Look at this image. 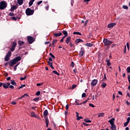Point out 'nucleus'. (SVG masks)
<instances>
[{
	"instance_id": "nucleus-11",
	"label": "nucleus",
	"mask_w": 130,
	"mask_h": 130,
	"mask_svg": "<svg viewBox=\"0 0 130 130\" xmlns=\"http://www.w3.org/2000/svg\"><path fill=\"white\" fill-rule=\"evenodd\" d=\"M18 44L19 45V48H22V46L25 44V42L24 41H22L21 40L18 41Z\"/></svg>"
},
{
	"instance_id": "nucleus-6",
	"label": "nucleus",
	"mask_w": 130,
	"mask_h": 130,
	"mask_svg": "<svg viewBox=\"0 0 130 130\" xmlns=\"http://www.w3.org/2000/svg\"><path fill=\"white\" fill-rule=\"evenodd\" d=\"M27 40L29 44H32L35 41V39L33 38L32 37L28 36L27 37Z\"/></svg>"
},
{
	"instance_id": "nucleus-51",
	"label": "nucleus",
	"mask_w": 130,
	"mask_h": 130,
	"mask_svg": "<svg viewBox=\"0 0 130 130\" xmlns=\"http://www.w3.org/2000/svg\"><path fill=\"white\" fill-rule=\"evenodd\" d=\"M71 67H72V68H74V67H75V63L73 61L71 62Z\"/></svg>"
},
{
	"instance_id": "nucleus-49",
	"label": "nucleus",
	"mask_w": 130,
	"mask_h": 130,
	"mask_svg": "<svg viewBox=\"0 0 130 130\" xmlns=\"http://www.w3.org/2000/svg\"><path fill=\"white\" fill-rule=\"evenodd\" d=\"M127 73H130V67L127 68Z\"/></svg>"
},
{
	"instance_id": "nucleus-38",
	"label": "nucleus",
	"mask_w": 130,
	"mask_h": 130,
	"mask_svg": "<svg viewBox=\"0 0 130 130\" xmlns=\"http://www.w3.org/2000/svg\"><path fill=\"white\" fill-rule=\"evenodd\" d=\"M24 87H26V85H22L21 86L18 87V90H20V89H22V88H24Z\"/></svg>"
},
{
	"instance_id": "nucleus-13",
	"label": "nucleus",
	"mask_w": 130,
	"mask_h": 130,
	"mask_svg": "<svg viewBox=\"0 0 130 130\" xmlns=\"http://www.w3.org/2000/svg\"><path fill=\"white\" fill-rule=\"evenodd\" d=\"M62 35V34L61 32H55L53 34V36L55 38H57V37H59L60 36H61Z\"/></svg>"
},
{
	"instance_id": "nucleus-26",
	"label": "nucleus",
	"mask_w": 130,
	"mask_h": 130,
	"mask_svg": "<svg viewBox=\"0 0 130 130\" xmlns=\"http://www.w3.org/2000/svg\"><path fill=\"white\" fill-rule=\"evenodd\" d=\"M84 121H85V122H92V121L91 120H89L88 118L84 119Z\"/></svg>"
},
{
	"instance_id": "nucleus-28",
	"label": "nucleus",
	"mask_w": 130,
	"mask_h": 130,
	"mask_svg": "<svg viewBox=\"0 0 130 130\" xmlns=\"http://www.w3.org/2000/svg\"><path fill=\"white\" fill-rule=\"evenodd\" d=\"M34 2H35V0H30L29 2L28 3L29 7H31V6H32V5H33V3H34Z\"/></svg>"
},
{
	"instance_id": "nucleus-16",
	"label": "nucleus",
	"mask_w": 130,
	"mask_h": 130,
	"mask_svg": "<svg viewBox=\"0 0 130 130\" xmlns=\"http://www.w3.org/2000/svg\"><path fill=\"white\" fill-rule=\"evenodd\" d=\"M71 39H72V38L71 37H68L66 40V43L67 44H69V43L71 42Z\"/></svg>"
},
{
	"instance_id": "nucleus-60",
	"label": "nucleus",
	"mask_w": 130,
	"mask_h": 130,
	"mask_svg": "<svg viewBox=\"0 0 130 130\" xmlns=\"http://www.w3.org/2000/svg\"><path fill=\"white\" fill-rule=\"evenodd\" d=\"M127 124H128V123H127L126 122H125V123H124V126H125V127L127 126Z\"/></svg>"
},
{
	"instance_id": "nucleus-47",
	"label": "nucleus",
	"mask_w": 130,
	"mask_h": 130,
	"mask_svg": "<svg viewBox=\"0 0 130 130\" xmlns=\"http://www.w3.org/2000/svg\"><path fill=\"white\" fill-rule=\"evenodd\" d=\"M11 104L12 105H17V103L16 102L13 101L11 102Z\"/></svg>"
},
{
	"instance_id": "nucleus-4",
	"label": "nucleus",
	"mask_w": 130,
	"mask_h": 130,
	"mask_svg": "<svg viewBox=\"0 0 130 130\" xmlns=\"http://www.w3.org/2000/svg\"><path fill=\"white\" fill-rule=\"evenodd\" d=\"M26 16H32L34 14V10H31L30 8H27L25 10Z\"/></svg>"
},
{
	"instance_id": "nucleus-55",
	"label": "nucleus",
	"mask_w": 130,
	"mask_h": 130,
	"mask_svg": "<svg viewBox=\"0 0 130 130\" xmlns=\"http://www.w3.org/2000/svg\"><path fill=\"white\" fill-rule=\"evenodd\" d=\"M77 87V85L76 84H73L72 85V89H75V88H76Z\"/></svg>"
},
{
	"instance_id": "nucleus-43",
	"label": "nucleus",
	"mask_w": 130,
	"mask_h": 130,
	"mask_svg": "<svg viewBox=\"0 0 130 130\" xmlns=\"http://www.w3.org/2000/svg\"><path fill=\"white\" fill-rule=\"evenodd\" d=\"M126 46H127L128 50H129V43L128 42H127Z\"/></svg>"
},
{
	"instance_id": "nucleus-24",
	"label": "nucleus",
	"mask_w": 130,
	"mask_h": 130,
	"mask_svg": "<svg viewBox=\"0 0 130 130\" xmlns=\"http://www.w3.org/2000/svg\"><path fill=\"white\" fill-rule=\"evenodd\" d=\"M44 116H47L48 115V111L47 110H45L43 113Z\"/></svg>"
},
{
	"instance_id": "nucleus-22",
	"label": "nucleus",
	"mask_w": 130,
	"mask_h": 130,
	"mask_svg": "<svg viewBox=\"0 0 130 130\" xmlns=\"http://www.w3.org/2000/svg\"><path fill=\"white\" fill-rule=\"evenodd\" d=\"M11 84L13 85V86H17V83L14 80H11Z\"/></svg>"
},
{
	"instance_id": "nucleus-10",
	"label": "nucleus",
	"mask_w": 130,
	"mask_h": 130,
	"mask_svg": "<svg viewBox=\"0 0 130 130\" xmlns=\"http://www.w3.org/2000/svg\"><path fill=\"white\" fill-rule=\"evenodd\" d=\"M97 83H98V80H97V79H93L91 82V85L93 86H96L97 85Z\"/></svg>"
},
{
	"instance_id": "nucleus-20",
	"label": "nucleus",
	"mask_w": 130,
	"mask_h": 130,
	"mask_svg": "<svg viewBox=\"0 0 130 130\" xmlns=\"http://www.w3.org/2000/svg\"><path fill=\"white\" fill-rule=\"evenodd\" d=\"M106 61L107 62V65L109 66H110V64H111V63H110V59H108V58H106Z\"/></svg>"
},
{
	"instance_id": "nucleus-61",
	"label": "nucleus",
	"mask_w": 130,
	"mask_h": 130,
	"mask_svg": "<svg viewBox=\"0 0 130 130\" xmlns=\"http://www.w3.org/2000/svg\"><path fill=\"white\" fill-rule=\"evenodd\" d=\"M128 81L129 82V84H130V75H128Z\"/></svg>"
},
{
	"instance_id": "nucleus-52",
	"label": "nucleus",
	"mask_w": 130,
	"mask_h": 130,
	"mask_svg": "<svg viewBox=\"0 0 130 130\" xmlns=\"http://www.w3.org/2000/svg\"><path fill=\"white\" fill-rule=\"evenodd\" d=\"M9 88H10L11 89H14L15 87H14L13 85H10V86H9Z\"/></svg>"
},
{
	"instance_id": "nucleus-45",
	"label": "nucleus",
	"mask_w": 130,
	"mask_h": 130,
	"mask_svg": "<svg viewBox=\"0 0 130 130\" xmlns=\"http://www.w3.org/2000/svg\"><path fill=\"white\" fill-rule=\"evenodd\" d=\"M42 85H43V83H37V86H38V87H40V86H42Z\"/></svg>"
},
{
	"instance_id": "nucleus-59",
	"label": "nucleus",
	"mask_w": 130,
	"mask_h": 130,
	"mask_svg": "<svg viewBox=\"0 0 130 130\" xmlns=\"http://www.w3.org/2000/svg\"><path fill=\"white\" fill-rule=\"evenodd\" d=\"M41 4H42V1H41L39 2H38L37 5H38V6H39V5H41Z\"/></svg>"
},
{
	"instance_id": "nucleus-48",
	"label": "nucleus",
	"mask_w": 130,
	"mask_h": 130,
	"mask_svg": "<svg viewBox=\"0 0 130 130\" xmlns=\"http://www.w3.org/2000/svg\"><path fill=\"white\" fill-rule=\"evenodd\" d=\"M89 22V20H86L85 21V22H84V26H87V23Z\"/></svg>"
},
{
	"instance_id": "nucleus-27",
	"label": "nucleus",
	"mask_w": 130,
	"mask_h": 130,
	"mask_svg": "<svg viewBox=\"0 0 130 130\" xmlns=\"http://www.w3.org/2000/svg\"><path fill=\"white\" fill-rule=\"evenodd\" d=\"M4 59L5 61H9L10 60V56L6 55Z\"/></svg>"
},
{
	"instance_id": "nucleus-57",
	"label": "nucleus",
	"mask_w": 130,
	"mask_h": 130,
	"mask_svg": "<svg viewBox=\"0 0 130 130\" xmlns=\"http://www.w3.org/2000/svg\"><path fill=\"white\" fill-rule=\"evenodd\" d=\"M89 106H90V107H92V108L95 107V106H94V105H93V104H89Z\"/></svg>"
},
{
	"instance_id": "nucleus-1",
	"label": "nucleus",
	"mask_w": 130,
	"mask_h": 130,
	"mask_svg": "<svg viewBox=\"0 0 130 130\" xmlns=\"http://www.w3.org/2000/svg\"><path fill=\"white\" fill-rule=\"evenodd\" d=\"M114 121H115V119L114 118H111L108 121L110 124H111V128L112 130H116V126L114 124Z\"/></svg>"
},
{
	"instance_id": "nucleus-29",
	"label": "nucleus",
	"mask_w": 130,
	"mask_h": 130,
	"mask_svg": "<svg viewBox=\"0 0 130 130\" xmlns=\"http://www.w3.org/2000/svg\"><path fill=\"white\" fill-rule=\"evenodd\" d=\"M73 34L74 35H82V34L79 31H74Z\"/></svg>"
},
{
	"instance_id": "nucleus-12",
	"label": "nucleus",
	"mask_w": 130,
	"mask_h": 130,
	"mask_svg": "<svg viewBox=\"0 0 130 130\" xmlns=\"http://www.w3.org/2000/svg\"><path fill=\"white\" fill-rule=\"evenodd\" d=\"M17 9H18V5H13L12 7H11L10 11L11 12H14L15 10H17Z\"/></svg>"
},
{
	"instance_id": "nucleus-63",
	"label": "nucleus",
	"mask_w": 130,
	"mask_h": 130,
	"mask_svg": "<svg viewBox=\"0 0 130 130\" xmlns=\"http://www.w3.org/2000/svg\"><path fill=\"white\" fill-rule=\"evenodd\" d=\"M66 110H68L69 109V105L68 104L66 106Z\"/></svg>"
},
{
	"instance_id": "nucleus-64",
	"label": "nucleus",
	"mask_w": 130,
	"mask_h": 130,
	"mask_svg": "<svg viewBox=\"0 0 130 130\" xmlns=\"http://www.w3.org/2000/svg\"><path fill=\"white\" fill-rule=\"evenodd\" d=\"M126 104H127V105H128V106L130 105V103H129L128 101H126Z\"/></svg>"
},
{
	"instance_id": "nucleus-54",
	"label": "nucleus",
	"mask_w": 130,
	"mask_h": 130,
	"mask_svg": "<svg viewBox=\"0 0 130 130\" xmlns=\"http://www.w3.org/2000/svg\"><path fill=\"white\" fill-rule=\"evenodd\" d=\"M38 100H39V98H35L33 99L34 101H38Z\"/></svg>"
},
{
	"instance_id": "nucleus-9",
	"label": "nucleus",
	"mask_w": 130,
	"mask_h": 130,
	"mask_svg": "<svg viewBox=\"0 0 130 130\" xmlns=\"http://www.w3.org/2000/svg\"><path fill=\"white\" fill-rule=\"evenodd\" d=\"M21 59H22V58L19 56L16 57L14 59H13V60L14 61V62H15L16 63H17V62H18V61H20Z\"/></svg>"
},
{
	"instance_id": "nucleus-44",
	"label": "nucleus",
	"mask_w": 130,
	"mask_h": 130,
	"mask_svg": "<svg viewBox=\"0 0 130 130\" xmlns=\"http://www.w3.org/2000/svg\"><path fill=\"white\" fill-rule=\"evenodd\" d=\"M57 42V40H53L52 41V44H55V43H56Z\"/></svg>"
},
{
	"instance_id": "nucleus-18",
	"label": "nucleus",
	"mask_w": 130,
	"mask_h": 130,
	"mask_svg": "<svg viewBox=\"0 0 130 130\" xmlns=\"http://www.w3.org/2000/svg\"><path fill=\"white\" fill-rule=\"evenodd\" d=\"M76 43H80V42H84V41L81 39H77L75 41Z\"/></svg>"
},
{
	"instance_id": "nucleus-15",
	"label": "nucleus",
	"mask_w": 130,
	"mask_h": 130,
	"mask_svg": "<svg viewBox=\"0 0 130 130\" xmlns=\"http://www.w3.org/2000/svg\"><path fill=\"white\" fill-rule=\"evenodd\" d=\"M116 26L115 23H111L108 25V28H113V27Z\"/></svg>"
},
{
	"instance_id": "nucleus-3",
	"label": "nucleus",
	"mask_w": 130,
	"mask_h": 130,
	"mask_svg": "<svg viewBox=\"0 0 130 130\" xmlns=\"http://www.w3.org/2000/svg\"><path fill=\"white\" fill-rule=\"evenodd\" d=\"M103 43L104 46H107L108 47H110V45L112 44V41L109 40L107 39H104L103 40Z\"/></svg>"
},
{
	"instance_id": "nucleus-33",
	"label": "nucleus",
	"mask_w": 130,
	"mask_h": 130,
	"mask_svg": "<svg viewBox=\"0 0 130 130\" xmlns=\"http://www.w3.org/2000/svg\"><path fill=\"white\" fill-rule=\"evenodd\" d=\"M62 33L63 34V35L68 36V31L67 30H63L62 31Z\"/></svg>"
},
{
	"instance_id": "nucleus-58",
	"label": "nucleus",
	"mask_w": 130,
	"mask_h": 130,
	"mask_svg": "<svg viewBox=\"0 0 130 130\" xmlns=\"http://www.w3.org/2000/svg\"><path fill=\"white\" fill-rule=\"evenodd\" d=\"M83 125H86V126H88V125H90L89 124L86 123L85 122H83Z\"/></svg>"
},
{
	"instance_id": "nucleus-14",
	"label": "nucleus",
	"mask_w": 130,
	"mask_h": 130,
	"mask_svg": "<svg viewBox=\"0 0 130 130\" xmlns=\"http://www.w3.org/2000/svg\"><path fill=\"white\" fill-rule=\"evenodd\" d=\"M10 85H11L10 83H3V88H4V89H9V86H10Z\"/></svg>"
},
{
	"instance_id": "nucleus-2",
	"label": "nucleus",
	"mask_w": 130,
	"mask_h": 130,
	"mask_svg": "<svg viewBox=\"0 0 130 130\" xmlns=\"http://www.w3.org/2000/svg\"><path fill=\"white\" fill-rule=\"evenodd\" d=\"M8 7V3L5 1L0 2V10H5Z\"/></svg>"
},
{
	"instance_id": "nucleus-30",
	"label": "nucleus",
	"mask_w": 130,
	"mask_h": 130,
	"mask_svg": "<svg viewBox=\"0 0 130 130\" xmlns=\"http://www.w3.org/2000/svg\"><path fill=\"white\" fill-rule=\"evenodd\" d=\"M11 19H12V20H14V21H17V19H19L20 18H19L18 16H16V17L13 16L11 18Z\"/></svg>"
},
{
	"instance_id": "nucleus-31",
	"label": "nucleus",
	"mask_w": 130,
	"mask_h": 130,
	"mask_svg": "<svg viewBox=\"0 0 130 130\" xmlns=\"http://www.w3.org/2000/svg\"><path fill=\"white\" fill-rule=\"evenodd\" d=\"M8 16H9L10 17H14V16H15V13L13 12H10L9 13Z\"/></svg>"
},
{
	"instance_id": "nucleus-5",
	"label": "nucleus",
	"mask_w": 130,
	"mask_h": 130,
	"mask_svg": "<svg viewBox=\"0 0 130 130\" xmlns=\"http://www.w3.org/2000/svg\"><path fill=\"white\" fill-rule=\"evenodd\" d=\"M17 47V42L16 41L13 42L12 43L11 47L10 48L11 51H15V49Z\"/></svg>"
},
{
	"instance_id": "nucleus-32",
	"label": "nucleus",
	"mask_w": 130,
	"mask_h": 130,
	"mask_svg": "<svg viewBox=\"0 0 130 130\" xmlns=\"http://www.w3.org/2000/svg\"><path fill=\"white\" fill-rule=\"evenodd\" d=\"M105 114L104 113H101L99 114L98 117H101L104 116Z\"/></svg>"
},
{
	"instance_id": "nucleus-36",
	"label": "nucleus",
	"mask_w": 130,
	"mask_h": 130,
	"mask_svg": "<svg viewBox=\"0 0 130 130\" xmlns=\"http://www.w3.org/2000/svg\"><path fill=\"white\" fill-rule=\"evenodd\" d=\"M45 121H46V124H49V120L48 119V117L45 118Z\"/></svg>"
},
{
	"instance_id": "nucleus-37",
	"label": "nucleus",
	"mask_w": 130,
	"mask_h": 130,
	"mask_svg": "<svg viewBox=\"0 0 130 130\" xmlns=\"http://www.w3.org/2000/svg\"><path fill=\"white\" fill-rule=\"evenodd\" d=\"M107 85V84L103 82V84H102V86L103 88H106Z\"/></svg>"
},
{
	"instance_id": "nucleus-21",
	"label": "nucleus",
	"mask_w": 130,
	"mask_h": 130,
	"mask_svg": "<svg viewBox=\"0 0 130 130\" xmlns=\"http://www.w3.org/2000/svg\"><path fill=\"white\" fill-rule=\"evenodd\" d=\"M85 46H87V47H92L94 44L92 43H86L85 44Z\"/></svg>"
},
{
	"instance_id": "nucleus-41",
	"label": "nucleus",
	"mask_w": 130,
	"mask_h": 130,
	"mask_svg": "<svg viewBox=\"0 0 130 130\" xmlns=\"http://www.w3.org/2000/svg\"><path fill=\"white\" fill-rule=\"evenodd\" d=\"M49 55L51 56L52 58H55V56H54L53 54L52 53H50Z\"/></svg>"
},
{
	"instance_id": "nucleus-19",
	"label": "nucleus",
	"mask_w": 130,
	"mask_h": 130,
	"mask_svg": "<svg viewBox=\"0 0 130 130\" xmlns=\"http://www.w3.org/2000/svg\"><path fill=\"white\" fill-rule=\"evenodd\" d=\"M30 114H31V115H30V116L31 117H38V116H37V115H36V114H35V112H31V113H30Z\"/></svg>"
},
{
	"instance_id": "nucleus-17",
	"label": "nucleus",
	"mask_w": 130,
	"mask_h": 130,
	"mask_svg": "<svg viewBox=\"0 0 130 130\" xmlns=\"http://www.w3.org/2000/svg\"><path fill=\"white\" fill-rule=\"evenodd\" d=\"M23 2L24 0H17V4H18L19 6H22V5H23Z\"/></svg>"
},
{
	"instance_id": "nucleus-46",
	"label": "nucleus",
	"mask_w": 130,
	"mask_h": 130,
	"mask_svg": "<svg viewBox=\"0 0 130 130\" xmlns=\"http://www.w3.org/2000/svg\"><path fill=\"white\" fill-rule=\"evenodd\" d=\"M123 53H126V46H124Z\"/></svg>"
},
{
	"instance_id": "nucleus-35",
	"label": "nucleus",
	"mask_w": 130,
	"mask_h": 130,
	"mask_svg": "<svg viewBox=\"0 0 130 130\" xmlns=\"http://www.w3.org/2000/svg\"><path fill=\"white\" fill-rule=\"evenodd\" d=\"M122 8L124 9V10H127L128 9V7H127L126 5H123Z\"/></svg>"
},
{
	"instance_id": "nucleus-39",
	"label": "nucleus",
	"mask_w": 130,
	"mask_h": 130,
	"mask_svg": "<svg viewBox=\"0 0 130 130\" xmlns=\"http://www.w3.org/2000/svg\"><path fill=\"white\" fill-rule=\"evenodd\" d=\"M105 80H107L106 74H104V78H103V79L102 81L103 82L104 81H105Z\"/></svg>"
},
{
	"instance_id": "nucleus-40",
	"label": "nucleus",
	"mask_w": 130,
	"mask_h": 130,
	"mask_svg": "<svg viewBox=\"0 0 130 130\" xmlns=\"http://www.w3.org/2000/svg\"><path fill=\"white\" fill-rule=\"evenodd\" d=\"M40 94H41V92H40V91H38L36 93V95L37 96H39L40 95Z\"/></svg>"
},
{
	"instance_id": "nucleus-34",
	"label": "nucleus",
	"mask_w": 130,
	"mask_h": 130,
	"mask_svg": "<svg viewBox=\"0 0 130 130\" xmlns=\"http://www.w3.org/2000/svg\"><path fill=\"white\" fill-rule=\"evenodd\" d=\"M52 73L53 74H55V75H57V76H59V73H58L56 71H53Z\"/></svg>"
},
{
	"instance_id": "nucleus-42",
	"label": "nucleus",
	"mask_w": 130,
	"mask_h": 130,
	"mask_svg": "<svg viewBox=\"0 0 130 130\" xmlns=\"http://www.w3.org/2000/svg\"><path fill=\"white\" fill-rule=\"evenodd\" d=\"M80 119H83V117H82V116H78L77 118V120H80Z\"/></svg>"
},
{
	"instance_id": "nucleus-7",
	"label": "nucleus",
	"mask_w": 130,
	"mask_h": 130,
	"mask_svg": "<svg viewBox=\"0 0 130 130\" xmlns=\"http://www.w3.org/2000/svg\"><path fill=\"white\" fill-rule=\"evenodd\" d=\"M84 53H85V49H84V47L81 48L80 52H79V56L80 57L83 56L84 55Z\"/></svg>"
},
{
	"instance_id": "nucleus-25",
	"label": "nucleus",
	"mask_w": 130,
	"mask_h": 130,
	"mask_svg": "<svg viewBox=\"0 0 130 130\" xmlns=\"http://www.w3.org/2000/svg\"><path fill=\"white\" fill-rule=\"evenodd\" d=\"M48 66H49L51 69H53V70H54V67L52 66V62L48 61Z\"/></svg>"
},
{
	"instance_id": "nucleus-50",
	"label": "nucleus",
	"mask_w": 130,
	"mask_h": 130,
	"mask_svg": "<svg viewBox=\"0 0 130 130\" xmlns=\"http://www.w3.org/2000/svg\"><path fill=\"white\" fill-rule=\"evenodd\" d=\"M4 75L5 77H8V76H9V74H8V73H7V72H4Z\"/></svg>"
},
{
	"instance_id": "nucleus-8",
	"label": "nucleus",
	"mask_w": 130,
	"mask_h": 130,
	"mask_svg": "<svg viewBox=\"0 0 130 130\" xmlns=\"http://www.w3.org/2000/svg\"><path fill=\"white\" fill-rule=\"evenodd\" d=\"M8 64H9L10 67H13V66L16 64V62L14 60V59H12L8 61Z\"/></svg>"
},
{
	"instance_id": "nucleus-53",
	"label": "nucleus",
	"mask_w": 130,
	"mask_h": 130,
	"mask_svg": "<svg viewBox=\"0 0 130 130\" xmlns=\"http://www.w3.org/2000/svg\"><path fill=\"white\" fill-rule=\"evenodd\" d=\"M69 45L70 47H73V46H74V44L72 42L70 43Z\"/></svg>"
},
{
	"instance_id": "nucleus-56",
	"label": "nucleus",
	"mask_w": 130,
	"mask_h": 130,
	"mask_svg": "<svg viewBox=\"0 0 130 130\" xmlns=\"http://www.w3.org/2000/svg\"><path fill=\"white\" fill-rule=\"evenodd\" d=\"M82 98H84V97H86V93H82Z\"/></svg>"
},
{
	"instance_id": "nucleus-23",
	"label": "nucleus",
	"mask_w": 130,
	"mask_h": 130,
	"mask_svg": "<svg viewBox=\"0 0 130 130\" xmlns=\"http://www.w3.org/2000/svg\"><path fill=\"white\" fill-rule=\"evenodd\" d=\"M12 51H9L6 54V56H9L11 57L12 56Z\"/></svg>"
},
{
	"instance_id": "nucleus-62",
	"label": "nucleus",
	"mask_w": 130,
	"mask_h": 130,
	"mask_svg": "<svg viewBox=\"0 0 130 130\" xmlns=\"http://www.w3.org/2000/svg\"><path fill=\"white\" fill-rule=\"evenodd\" d=\"M118 94H119V95H122V92L121 91H119L118 92Z\"/></svg>"
}]
</instances>
